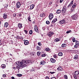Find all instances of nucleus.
Segmentation results:
<instances>
[{"label": "nucleus", "mask_w": 79, "mask_h": 79, "mask_svg": "<svg viewBox=\"0 0 79 79\" xmlns=\"http://www.w3.org/2000/svg\"><path fill=\"white\" fill-rule=\"evenodd\" d=\"M21 6V3L20 2H18L17 3L16 6L17 8H19L20 6Z\"/></svg>", "instance_id": "nucleus-6"}, {"label": "nucleus", "mask_w": 79, "mask_h": 79, "mask_svg": "<svg viewBox=\"0 0 79 79\" xmlns=\"http://www.w3.org/2000/svg\"><path fill=\"white\" fill-rule=\"evenodd\" d=\"M16 16V14H14V15H13V16H14V17H15Z\"/></svg>", "instance_id": "nucleus-56"}, {"label": "nucleus", "mask_w": 79, "mask_h": 79, "mask_svg": "<svg viewBox=\"0 0 79 79\" xmlns=\"http://www.w3.org/2000/svg\"><path fill=\"white\" fill-rule=\"evenodd\" d=\"M68 42V41H67V40H66L65 41H64V42L65 43L66 42Z\"/></svg>", "instance_id": "nucleus-61"}, {"label": "nucleus", "mask_w": 79, "mask_h": 79, "mask_svg": "<svg viewBox=\"0 0 79 79\" xmlns=\"http://www.w3.org/2000/svg\"><path fill=\"white\" fill-rule=\"evenodd\" d=\"M74 2V1H72L70 3L72 5H73V2Z\"/></svg>", "instance_id": "nucleus-47"}, {"label": "nucleus", "mask_w": 79, "mask_h": 79, "mask_svg": "<svg viewBox=\"0 0 79 79\" xmlns=\"http://www.w3.org/2000/svg\"><path fill=\"white\" fill-rule=\"evenodd\" d=\"M66 46V44H63L62 45V47H65Z\"/></svg>", "instance_id": "nucleus-27"}, {"label": "nucleus", "mask_w": 79, "mask_h": 79, "mask_svg": "<svg viewBox=\"0 0 79 79\" xmlns=\"http://www.w3.org/2000/svg\"><path fill=\"white\" fill-rule=\"evenodd\" d=\"M71 30H69V31H67L66 32V33L67 34H68L69 33V32H71Z\"/></svg>", "instance_id": "nucleus-45"}, {"label": "nucleus", "mask_w": 79, "mask_h": 79, "mask_svg": "<svg viewBox=\"0 0 79 79\" xmlns=\"http://www.w3.org/2000/svg\"><path fill=\"white\" fill-rule=\"evenodd\" d=\"M41 56L42 57H44V56H45V54H43L42 55H41Z\"/></svg>", "instance_id": "nucleus-36"}, {"label": "nucleus", "mask_w": 79, "mask_h": 79, "mask_svg": "<svg viewBox=\"0 0 79 79\" xmlns=\"http://www.w3.org/2000/svg\"><path fill=\"white\" fill-rule=\"evenodd\" d=\"M55 41H56V42H58V41H60V40L57 39L55 40Z\"/></svg>", "instance_id": "nucleus-41"}, {"label": "nucleus", "mask_w": 79, "mask_h": 79, "mask_svg": "<svg viewBox=\"0 0 79 79\" xmlns=\"http://www.w3.org/2000/svg\"><path fill=\"white\" fill-rule=\"evenodd\" d=\"M35 32H37V33H39V30H38V28H37V26H35Z\"/></svg>", "instance_id": "nucleus-8"}, {"label": "nucleus", "mask_w": 79, "mask_h": 79, "mask_svg": "<svg viewBox=\"0 0 79 79\" xmlns=\"http://www.w3.org/2000/svg\"><path fill=\"white\" fill-rule=\"evenodd\" d=\"M74 79H77V76H74Z\"/></svg>", "instance_id": "nucleus-43"}, {"label": "nucleus", "mask_w": 79, "mask_h": 79, "mask_svg": "<svg viewBox=\"0 0 79 79\" xmlns=\"http://www.w3.org/2000/svg\"><path fill=\"white\" fill-rule=\"evenodd\" d=\"M11 79H15V77H11Z\"/></svg>", "instance_id": "nucleus-59"}, {"label": "nucleus", "mask_w": 79, "mask_h": 79, "mask_svg": "<svg viewBox=\"0 0 79 79\" xmlns=\"http://www.w3.org/2000/svg\"><path fill=\"white\" fill-rule=\"evenodd\" d=\"M66 11V7H64L62 11V14L64 15V13Z\"/></svg>", "instance_id": "nucleus-2"}, {"label": "nucleus", "mask_w": 79, "mask_h": 79, "mask_svg": "<svg viewBox=\"0 0 79 79\" xmlns=\"http://www.w3.org/2000/svg\"><path fill=\"white\" fill-rule=\"evenodd\" d=\"M29 34H30V35L32 34V30H31L29 31Z\"/></svg>", "instance_id": "nucleus-29"}, {"label": "nucleus", "mask_w": 79, "mask_h": 79, "mask_svg": "<svg viewBox=\"0 0 79 79\" xmlns=\"http://www.w3.org/2000/svg\"><path fill=\"white\" fill-rule=\"evenodd\" d=\"M33 24H35V22L33 21L32 22Z\"/></svg>", "instance_id": "nucleus-63"}, {"label": "nucleus", "mask_w": 79, "mask_h": 79, "mask_svg": "<svg viewBox=\"0 0 79 79\" xmlns=\"http://www.w3.org/2000/svg\"><path fill=\"white\" fill-rule=\"evenodd\" d=\"M14 69H16V67H14L13 68H12Z\"/></svg>", "instance_id": "nucleus-62"}, {"label": "nucleus", "mask_w": 79, "mask_h": 79, "mask_svg": "<svg viewBox=\"0 0 79 79\" xmlns=\"http://www.w3.org/2000/svg\"><path fill=\"white\" fill-rule=\"evenodd\" d=\"M30 19H31V17L30 16H29L28 17V19L29 21H31V20H30Z\"/></svg>", "instance_id": "nucleus-33"}, {"label": "nucleus", "mask_w": 79, "mask_h": 79, "mask_svg": "<svg viewBox=\"0 0 79 79\" xmlns=\"http://www.w3.org/2000/svg\"><path fill=\"white\" fill-rule=\"evenodd\" d=\"M44 50L45 51L48 52L50 50V49L49 48H46Z\"/></svg>", "instance_id": "nucleus-26"}, {"label": "nucleus", "mask_w": 79, "mask_h": 79, "mask_svg": "<svg viewBox=\"0 0 79 79\" xmlns=\"http://www.w3.org/2000/svg\"><path fill=\"white\" fill-rule=\"evenodd\" d=\"M64 23H65V20L64 19H63L62 20L59 21L60 24H64Z\"/></svg>", "instance_id": "nucleus-7"}, {"label": "nucleus", "mask_w": 79, "mask_h": 79, "mask_svg": "<svg viewBox=\"0 0 79 79\" xmlns=\"http://www.w3.org/2000/svg\"><path fill=\"white\" fill-rule=\"evenodd\" d=\"M5 6L6 7V8H7V7L8 6V4H5Z\"/></svg>", "instance_id": "nucleus-48"}, {"label": "nucleus", "mask_w": 79, "mask_h": 79, "mask_svg": "<svg viewBox=\"0 0 79 79\" xmlns=\"http://www.w3.org/2000/svg\"><path fill=\"white\" fill-rule=\"evenodd\" d=\"M31 62V60H23L22 62L17 61L15 63V65H17L16 68L17 69H22L26 66H27V65L26 64H29Z\"/></svg>", "instance_id": "nucleus-1"}, {"label": "nucleus", "mask_w": 79, "mask_h": 79, "mask_svg": "<svg viewBox=\"0 0 79 79\" xmlns=\"http://www.w3.org/2000/svg\"><path fill=\"white\" fill-rule=\"evenodd\" d=\"M20 39H24V37H23L20 36Z\"/></svg>", "instance_id": "nucleus-46"}, {"label": "nucleus", "mask_w": 79, "mask_h": 79, "mask_svg": "<svg viewBox=\"0 0 79 79\" xmlns=\"http://www.w3.org/2000/svg\"><path fill=\"white\" fill-rule=\"evenodd\" d=\"M78 45H77V44H76L74 46V47L75 48H77V47H78V46H77Z\"/></svg>", "instance_id": "nucleus-40"}, {"label": "nucleus", "mask_w": 79, "mask_h": 79, "mask_svg": "<svg viewBox=\"0 0 79 79\" xmlns=\"http://www.w3.org/2000/svg\"><path fill=\"white\" fill-rule=\"evenodd\" d=\"M38 44V45H39L40 46H41L42 45V44L40 42H39Z\"/></svg>", "instance_id": "nucleus-42"}, {"label": "nucleus", "mask_w": 79, "mask_h": 79, "mask_svg": "<svg viewBox=\"0 0 79 79\" xmlns=\"http://www.w3.org/2000/svg\"><path fill=\"white\" fill-rule=\"evenodd\" d=\"M46 79H49V77H46Z\"/></svg>", "instance_id": "nucleus-57"}, {"label": "nucleus", "mask_w": 79, "mask_h": 79, "mask_svg": "<svg viewBox=\"0 0 79 79\" xmlns=\"http://www.w3.org/2000/svg\"><path fill=\"white\" fill-rule=\"evenodd\" d=\"M64 77H65V78L66 79H68V76H67V75H65L64 76Z\"/></svg>", "instance_id": "nucleus-39"}, {"label": "nucleus", "mask_w": 79, "mask_h": 79, "mask_svg": "<svg viewBox=\"0 0 79 79\" xmlns=\"http://www.w3.org/2000/svg\"><path fill=\"white\" fill-rule=\"evenodd\" d=\"M54 33L52 31H50L48 33V35L49 37H51L52 35H53Z\"/></svg>", "instance_id": "nucleus-5"}, {"label": "nucleus", "mask_w": 79, "mask_h": 79, "mask_svg": "<svg viewBox=\"0 0 79 79\" xmlns=\"http://www.w3.org/2000/svg\"><path fill=\"white\" fill-rule=\"evenodd\" d=\"M74 75L75 76H77L79 74V72L78 71H75L74 73Z\"/></svg>", "instance_id": "nucleus-12"}, {"label": "nucleus", "mask_w": 79, "mask_h": 79, "mask_svg": "<svg viewBox=\"0 0 79 79\" xmlns=\"http://www.w3.org/2000/svg\"><path fill=\"white\" fill-rule=\"evenodd\" d=\"M58 55H59V56H61L63 55V53L61 52H59L58 54Z\"/></svg>", "instance_id": "nucleus-22"}, {"label": "nucleus", "mask_w": 79, "mask_h": 79, "mask_svg": "<svg viewBox=\"0 0 79 79\" xmlns=\"http://www.w3.org/2000/svg\"><path fill=\"white\" fill-rule=\"evenodd\" d=\"M51 79H56V78H55V77H51Z\"/></svg>", "instance_id": "nucleus-49"}, {"label": "nucleus", "mask_w": 79, "mask_h": 79, "mask_svg": "<svg viewBox=\"0 0 79 79\" xmlns=\"http://www.w3.org/2000/svg\"><path fill=\"white\" fill-rule=\"evenodd\" d=\"M50 73H51V74H54V73H55V72H50Z\"/></svg>", "instance_id": "nucleus-54"}, {"label": "nucleus", "mask_w": 79, "mask_h": 79, "mask_svg": "<svg viewBox=\"0 0 79 79\" xmlns=\"http://www.w3.org/2000/svg\"><path fill=\"white\" fill-rule=\"evenodd\" d=\"M64 0H60V3H62V2H63Z\"/></svg>", "instance_id": "nucleus-53"}, {"label": "nucleus", "mask_w": 79, "mask_h": 79, "mask_svg": "<svg viewBox=\"0 0 79 79\" xmlns=\"http://www.w3.org/2000/svg\"><path fill=\"white\" fill-rule=\"evenodd\" d=\"M42 29L44 31H45V27H43Z\"/></svg>", "instance_id": "nucleus-52"}, {"label": "nucleus", "mask_w": 79, "mask_h": 79, "mask_svg": "<svg viewBox=\"0 0 79 79\" xmlns=\"http://www.w3.org/2000/svg\"><path fill=\"white\" fill-rule=\"evenodd\" d=\"M46 23L47 24H50V22H49V21H46Z\"/></svg>", "instance_id": "nucleus-31"}, {"label": "nucleus", "mask_w": 79, "mask_h": 79, "mask_svg": "<svg viewBox=\"0 0 79 79\" xmlns=\"http://www.w3.org/2000/svg\"><path fill=\"white\" fill-rule=\"evenodd\" d=\"M62 69V67L61 66H59L58 68H57V69L58 71H61V69Z\"/></svg>", "instance_id": "nucleus-15"}, {"label": "nucleus", "mask_w": 79, "mask_h": 79, "mask_svg": "<svg viewBox=\"0 0 79 79\" xmlns=\"http://www.w3.org/2000/svg\"><path fill=\"white\" fill-rule=\"evenodd\" d=\"M40 54V52H37V55L38 56H39Z\"/></svg>", "instance_id": "nucleus-34"}, {"label": "nucleus", "mask_w": 79, "mask_h": 79, "mask_svg": "<svg viewBox=\"0 0 79 79\" xmlns=\"http://www.w3.org/2000/svg\"><path fill=\"white\" fill-rule=\"evenodd\" d=\"M76 15L74 14L72 16V19H77V17H76Z\"/></svg>", "instance_id": "nucleus-4"}, {"label": "nucleus", "mask_w": 79, "mask_h": 79, "mask_svg": "<svg viewBox=\"0 0 79 79\" xmlns=\"http://www.w3.org/2000/svg\"><path fill=\"white\" fill-rule=\"evenodd\" d=\"M17 76H19V77H21L22 76V75L21 74H17Z\"/></svg>", "instance_id": "nucleus-32"}, {"label": "nucleus", "mask_w": 79, "mask_h": 79, "mask_svg": "<svg viewBox=\"0 0 79 79\" xmlns=\"http://www.w3.org/2000/svg\"><path fill=\"white\" fill-rule=\"evenodd\" d=\"M56 21H57V19H54L52 22V23H55V22H56Z\"/></svg>", "instance_id": "nucleus-24"}, {"label": "nucleus", "mask_w": 79, "mask_h": 79, "mask_svg": "<svg viewBox=\"0 0 79 79\" xmlns=\"http://www.w3.org/2000/svg\"><path fill=\"white\" fill-rule=\"evenodd\" d=\"M50 60L52 63H55L56 61L55 59L52 58Z\"/></svg>", "instance_id": "nucleus-11"}, {"label": "nucleus", "mask_w": 79, "mask_h": 79, "mask_svg": "<svg viewBox=\"0 0 79 79\" xmlns=\"http://www.w3.org/2000/svg\"><path fill=\"white\" fill-rule=\"evenodd\" d=\"M6 75L5 74H4L2 75V77H6Z\"/></svg>", "instance_id": "nucleus-37"}, {"label": "nucleus", "mask_w": 79, "mask_h": 79, "mask_svg": "<svg viewBox=\"0 0 79 79\" xmlns=\"http://www.w3.org/2000/svg\"><path fill=\"white\" fill-rule=\"evenodd\" d=\"M53 18V14H50L49 16V18L50 20L52 19Z\"/></svg>", "instance_id": "nucleus-3"}, {"label": "nucleus", "mask_w": 79, "mask_h": 79, "mask_svg": "<svg viewBox=\"0 0 79 79\" xmlns=\"http://www.w3.org/2000/svg\"><path fill=\"white\" fill-rule=\"evenodd\" d=\"M24 44H25L26 45H27L28 44H29V41L27 40H25L24 42Z\"/></svg>", "instance_id": "nucleus-9"}, {"label": "nucleus", "mask_w": 79, "mask_h": 79, "mask_svg": "<svg viewBox=\"0 0 79 79\" xmlns=\"http://www.w3.org/2000/svg\"><path fill=\"white\" fill-rule=\"evenodd\" d=\"M24 32L26 34H27V31L26 30H24Z\"/></svg>", "instance_id": "nucleus-55"}, {"label": "nucleus", "mask_w": 79, "mask_h": 79, "mask_svg": "<svg viewBox=\"0 0 79 79\" xmlns=\"http://www.w3.org/2000/svg\"><path fill=\"white\" fill-rule=\"evenodd\" d=\"M5 67H6V65L5 64H2L1 65V68L2 69H4Z\"/></svg>", "instance_id": "nucleus-16"}, {"label": "nucleus", "mask_w": 79, "mask_h": 79, "mask_svg": "<svg viewBox=\"0 0 79 79\" xmlns=\"http://www.w3.org/2000/svg\"><path fill=\"white\" fill-rule=\"evenodd\" d=\"M8 23H5V24H4L5 27H8Z\"/></svg>", "instance_id": "nucleus-19"}, {"label": "nucleus", "mask_w": 79, "mask_h": 79, "mask_svg": "<svg viewBox=\"0 0 79 79\" xmlns=\"http://www.w3.org/2000/svg\"><path fill=\"white\" fill-rule=\"evenodd\" d=\"M31 71H34V69H31Z\"/></svg>", "instance_id": "nucleus-60"}, {"label": "nucleus", "mask_w": 79, "mask_h": 79, "mask_svg": "<svg viewBox=\"0 0 79 79\" xmlns=\"http://www.w3.org/2000/svg\"><path fill=\"white\" fill-rule=\"evenodd\" d=\"M52 2H50L49 3V5H52Z\"/></svg>", "instance_id": "nucleus-50"}, {"label": "nucleus", "mask_w": 79, "mask_h": 79, "mask_svg": "<svg viewBox=\"0 0 79 79\" xmlns=\"http://www.w3.org/2000/svg\"><path fill=\"white\" fill-rule=\"evenodd\" d=\"M76 6V4L74 3V4L72 6L73 8H75V7Z\"/></svg>", "instance_id": "nucleus-28"}, {"label": "nucleus", "mask_w": 79, "mask_h": 79, "mask_svg": "<svg viewBox=\"0 0 79 79\" xmlns=\"http://www.w3.org/2000/svg\"><path fill=\"white\" fill-rule=\"evenodd\" d=\"M56 13L57 14H60L61 13V10H58L56 11Z\"/></svg>", "instance_id": "nucleus-17"}, {"label": "nucleus", "mask_w": 79, "mask_h": 79, "mask_svg": "<svg viewBox=\"0 0 79 79\" xmlns=\"http://www.w3.org/2000/svg\"><path fill=\"white\" fill-rule=\"evenodd\" d=\"M20 37H19V36H17L16 37V38L17 39H19Z\"/></svg>", "instance_id": "nucleus-44"}, {"label": "nucleus", "mask_w": 79, "mask_h": 79, "mask_svg": "<svg viewBox=\"0 0 79 79\" xmlns=\"http://www.w3.org/2000/svg\"><path fill=\"white\" fill-rule=\"evenodd\" d=\"M72 5H73L71 4L70 3V4H69V5L67 7H68V8H69V7H71V6H72Z\"/></svg>", "instance_id": "nucleus-30"}, {"label": "nucleus", "mask_w": 79, "mask_h": 79, "mask_svg": "<svg viewBox=\"0 0 79 79\" xmlns=\"http://www.w3.org/2000/svg\"><path fill=\"white\" fill-rule=\"evenodd\" d=\"M40 17H43L45 16V14H42L40 15Z\"/></svg>", "instance_id": "nucleus-23"}, {"label": "nucleus", "mask_w": 79, "mask_h": 79, "mask_svg": "<svg viewBox=\"0 0 79 79\" xmlns=\"http://www.w3.org/2000/svg\"><path fill=\"white\" fill-rule=\"evenodd\" d=\"M18 27H19V28H20V29L23 27H22V24L21 23H19L18 24Z\"/></svg>", "instance_id": "nucleus-14"}, {"label": "nucleus", "mask_w": 79, "mask_h": 79, "mask_svg": "<svg viewBox=\"0 0 79 79\" xmlns=\"http://www.w3.org/2000/svg\"><path fill=\"white\" fill-rule=\"evenodd\" d=\"M37 50H40V48L39 46L36 47Z\"/></svg>", "instance_id": "nucleus-25"}, {"label": "nucleus", "mask_w": 79, "mask_h": 79, "mask_svg": "<svg viewBox=\"0 0 79 79\" xmlns=\"http://www.w3.org/2000/svg\"><path fill=\"white\" fill-rule=\"evenodd\" d=\"M40 63L41 64H45V62L44 61H43L40 62Z\"/></svg>", "instance_id": "nucleus-21"}, {"label": "nucleus", "mask_w": 79, "mask_h": 79, "mask_svg": "<svg viewBox=\"0 0 79 79\" xmlns=\"http://www.w3.org/2000/svg\"><path fill=\"white\" fill-rule=\"evenodd\" d=\"M78 59V56H77V55H75L74 57V59L75 60H77V59Z\"/></svg>", "instance_id": "nucleus-18"}, {"label": "nucleus", "mask_w": 79, "mask_h": 79, "mask_svg": "<svg viewBox=\"0 0 79 79\" xmlns=\"http://www.w3.org/2000/svg\"><path fill=\"white\" fill-rule=\"evenodd\" d=\"M56 55H53V57H54V58H56Z\"/></svg>", "instance_id": "nucleus-51"}, {"label": "nucleus", "mask_w": 79, "mask_h": 79, "mask_svg": "<svg viewBox=\"0 0 79 79\" xmlns=\"http://www.w3.org/2000/svg\"><path fill=\"white\" fill-rule=\"evenodd\" d=\"M11 9L13 11H15V7L13 6H11Z\"/></svg>", "instance_id": "nucleus-20"}, {"label": "nucleus", "mask_w": 79, "mask_h": 79, "mask_svg": "<svg viewBox=\"0 0 79 79\" xmlns=\"http://www.w3.org/2000/svg\"><path fill=\"white\" fill-rule=\"evenodd\" d=\"M2 45V43L1 42H0V45Z\"/></svg>", "instance_id": "nucleus-64"}, {"label": "nucleus", "mask_w": 79, "mask_h": 79, "mask_svg": "<svg viewBox=\"0 0 79 79\" xmlns=\"http://www.w3.org/2000/svg\"><path fill=\"white\" fill-rule=\"evenodd\" d=\"M73 42H75L76 41V40H75V38H73Z\"/></svg>", "instance_id": "nucleus-38"}, {"label": "nucleus", "mask_w": 79, "mask_h": 79, "mask_svg": "<svg viewBox=\"0 0 79 79\" xmlns=\"http://www.w3.org/2000/svg\"><path fill=\"white\" fill-rule=\"evenodd\" d=\"M75 44H76V45H77L79 46V42L78 41H77L76 42Z\"/></svg>", "instance_id": "nucleus-35"}, {"label": "nucleus", "mask_w": 79, "mask_h": 79, "mask_svg": "<svg viewBox=\"0 0 79 79\" xmlns=\"http://www.w3.org/2000/svg\"><path fill=\"white\" fill-rule=\"evenodd\" d=\"M3 15V18H4V19H6L7 18V15H6V14H4Z\"/></svg>", "instance_id": "nucleus-10"}, {"label": "nucleus", "mask_w": 79, "mask_h": 79, "mask_svg": "<svg viewBox=\"0 0 79 79\" xmlns=\"http://www.w3.org/2000/svg\"><path fill=\"white\" fill-rule=\"evenodd\" d=\"M34 8V5H32L30 6V10H32Z\"/></svg>", "instance_id": "nucleus-13"}, {"label": "nucleus", "mask_w": 79, "mask_h": 79, "mask_svg": "<svg viewBox=\"0 0 79 79\" xmlns=\"http://www.w3.org/2000/svg\"><path fill=\"white\" fill-rule=\"evenodd\" d=\"M21 14H19V16H21Z\"/></svg>", "instance_id": "nucleus-58"}]
</instances>
